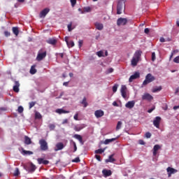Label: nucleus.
Listing matches in <instances>:
<instances>
[{
	"label": "nucleus",
	"instance_id": "nucleus-58",
	"mask_svg": "<svg viewBox=\"0 0 179 179\" xmlns=\"http://www.w3.org/2000/svg\"><path fill=\"white\" fill-rule=\"evenodd\" d=\"M155 107L154 106L153 108L149 109V110H148V113H152V112L155 110Z\"/></svg>",
	"mask_w": 179,
	"mask_h": 179
},
{
	"label": "nucleus",
	"instance_id": "nucleus-36",
	"mask_svg": "<svg viewBox=\"0 0 179 179\" xmlns=\"http://www.w3.org/2000/svg\"><path fill=\"white\" fill-rule=\"evenodd\" d=\"M122 127V122L119 121L116 126V131H120V129Z\"/></svg>",
	"mask_w": 179,
	"mask_h": 179
},
{
	"label": "nucleus",
	"instance_id": "nucleus-43",
	"mask_svg": "<svg viewBox=\"0 0 179 179\" xmlns=\"http://www.w3.org/2000/svg\"><path fill=\"white\" fill-rule=\"evenodd\" d=\"M103 54L104 53L101 50L96 52V55H98V57H103Z\"/></svg>",
	"mask_w": 179,
	"mask_h": 179
},
{
	"label": "nucleus",
	"instance_id": "nucleus-53",
	"mask_svg": "<svg viewBox=\"0 0 179 179\" xmlns=\"http://www.w3.org/2000/svg\"><path fill=\"white\" fill-rule=\"evenodd\" d=\"M72 6H75L76 5V0H70Z\"/></svg>",
	"mask_w": 179,
	"mask_h": 179
},
{
	"label": "nucleus",
	"instance_id": "nucleus-59",
	"mask_svg": "<svg viewBox=\"0 0 179 179\" xmlns=\"http://www.w3.org/2000/svg\"><path fill=\"white\" fill-rule=\"evenodd\" d=\"M62 124H63V125L65 124H68V119L64 120L63 122H62Z\"/></svg>",
	"mask_w": 179,
	"mask_h": 179
},
{
	"label": "nucleus",
	"instance_id": "nucleus-3",
	"mask_svg": "<svg viewBox=\"0 0 179 179\" xmlns=\"http://www.w3.org/2000/svg\"><path fill=\"white\" fill-rule=\"evenodd\" d=\"M154 80H156V78L152 75V73H148L145 76V80L143 83V86H146L148 83H152Z\"/></svg>",
	"mask_w": 179,
	"mask_h": 179
},
{
	"label": "nucleus",
	"instance_id": "nucleus-64",
	"mask_svg": "<svg viewBox=\"0 0 179 179\" xmlns=\"http://www.w3.org/2000/svg\"><path fill=\"white\" fill-rule=\"evenodd\" d=\"M178 108H179V106H175L173 107V110H178Z\"/></svg>",
	"mask_w": 179,
	"mask_h": 179
},
{
	"label": "nucleus",
	"instance_id": "nucleus-54",
	"mask_svg": "<svg viewBox=\"0 0 179 179\" xmlns=\"http://www.w3.org/2000/svg\"><path fill=\"white\" fill-rule=\"evenodd\" d=\"M4 35L6 37H9V36H10V32L6 31H4Z\"/></svg>",
	"mask_w": 179,
	"mask_h": 179
},
{
	"label": "nucleus",
	"instance_id": "nucleus-45",
	"mask_svg": "<svg viewBox=\"0 0 179 179\" xmlns=\"http://www.w3.org/2000/svg\"><path fill=\"white\" fill-rule=\"evenodd\" d=\"M73 163H79L80 162V159L79 157H76L74 159L72 160Z\"/></svg>",
	"mask_w": 179,
	"mask_h": 179
},
{
	"label": "nucleus",
	"instance_id": "nucleus-24",
	"mask_svg": "<svg viewBox=\"0 0 179 179\" xmlns=\"http://www.w3.org/2000/svg\"><path fill=\"white\" fill-rule=\"evenodd\" d=\"M117 138H107L104 141L103 143L104 145H108V143H111V142H114L115 141H117Z\"/></svg>",
	"mask_w": 179,
	"mask_h": 179
},
{
	"label": "nucleus",
	"instance_id": "nucleus-49",
	"mask_svg": "<svg viewBox=\"0 0 179 179\" xmlns=\"http://www.w3.org/2000/svg\"><path fill=\"white\" fill-rule=\"evenodd\" d=\"M95 158L96 159V160H98V162L101 161V157L99 155H95Z\"/></svg>",
	"mask_w": 179,
	"mask_h": 179
},
{
	"label": "nucleus",
	"instance_id": "nucleus-61",
	"mask_svg": "<svg viewBox=\"0 0 179 179\" xmlns=\"http://www.w3.org/2000/svg\"><path fill=\"white\" fill-rule=\"evenodd\" d=\"M140 145H145V141L143 140H139Z\"/></svg>",
	"mask_w": 179,
	"mask_h": 179
},
{
	"label": "nucleus",
	"instance_id": "nucleus-31",
	"mask_svg": "<svg viewBox=\"0 0 179 179\" xmlns=\"http://www.w3.org/2000/svg\"><path fill=\"white\" fill-rule=\"evenodd\" d=\"M43 118V116L41 115V113H40L38 111L35 112V119L36 120H41Z\"/></svg>",
	"mask_w": 179,
	"mask_h": 179
},
{
	"label": "nucleus",
	"instance_id": "nucleus-20",
	"mask_svg": "<svg viewBox=\"0 0 179 179\" xmlns=\"http://www.w3.org/2000/svg\"><path fill=\"white\" fill-rule=\"evenodd\" d=\"M86 125L85 124H80V125H76L74 127V131H76V132H79V131H82L83 128H85Z\"/></svg>",
	"mask_w": 179,
	"mask_h": 179
},
{
	"label": "nucleus",
	"instance_id": "nucleus-23",
	"mask_svg": "<svg viewBox=\"0 0 179 179\" xmlns=\"http://www.w3.org/2000/svg\"><path fill=\"white\" fill-rule=\"evenodd\" d=\"M46 43H48V44H51L52 45H55V44H57V40L54 38H49L46 41Z\"/></svg>",
	"mask_w": 179,
	"mask_h": 179
},
{
	"label": "nucleus",
	"instance_id": "nucleus-11",
	"mask_svg": "<svg viewBox=\"0 0 179 179\" xmlns=\"http://www.w3.org/2000/svg\"><path fill=\"white\" fill-rule=\"evenodd\" d=\"M166 171L168 173V176L171 177V174H176V173H177L178 171L174 168L168 167L166 169Z\"/></svg>",
	"mask_w": 179,
	"mask_h": 179
},
{
	"label": "nucleus",
	"instance_id": "nucleus-8",
	"mask_svg": "<svg viewBox=\"0 0 179 179\" xmlns=\"http://www.w3.org/2000/svg\"><path fill=\"white\" fill-rule=\"evenodd\" d=\"M160 122H162V117L157 116L153 120V125L159 129L160 128Z\"/></svg>",
	"mask_w": 179,
	"mask_h": 179
},
{
	"label": "nucleus",
	"instance_id": "nucleus-48",
	"mask_svg": "<svg viewBox=\"0 0 179 179\" xmlns=\"http://www.w3.org/2000/svg\"><path fill=\"white\" fill-rule=\"evenodd\" d=\"M82 45H83V41L79 40L78 41V47H79V48H82Z\"/></svg>",
	"mask_w": 179,
	"mask_h": 179
},
{
	"label": "nucleus",
	"instance_id": "nucleus-14",
	"mask_svg": "<svg viewBox=\"0 0 179 179\" xmlns=\"http://www.w3.org/2000/svg\"><path fill=\"white\" fill-rule=\"evenodd\" d=\"M96 118H101L104 115V111L102 110H97L94 112Z\"/></svg>",
	"mask_w": 179,
	"mask_h": 179
},
{
	"label": "nucleus",
	"instance_id": "nucleus-42",
	"mask_svg": "<svg viewBox=\"0 0 179 179\" xmlns=\"http://www.w3.org/2000/svg\"><path fill=\"white\" fill-rule=\"evenodd\" d=\"M17 111H18V113H20V114H22V113H23V111H24L23 106H19L17 108Z\"/></svg>",
	"mask_w": 179,
	"mask_h": 179
},
{
	"label": "nucleus",
	"instance_id": "nucleus-27",
	"mask_svg": "<svg viewBox=\"0 0 179 179\" xmlns=\"http://www.w3.org/2000/svg\"><path fill=\"white\" fill-rule=\"evenodd\" d=\"M24 143L25 145H30L31 143V139L27 136H24Z\"/></svg>",
	"mask_w": 179,
	"mask_h": 179
},
{
	"label": "nucleus",
	"instance_id": "nucleus-60",
	"mask_svg": "<svg viewBox=\"0 0 179 179\" xmlns=\"http://www.w3.org/2000/svg\"><path fill=\"white\" fill-rule=\"evenodd\" d=\"M113 106H114L115 107H118V103H117V101H113Z\"/></svg>",
	"mask_w": 179,
	"mask_h": 179
},
{
	"label": "nucleus",
	"instance_id": "nucleus-16",
	"mask_svg": "<svg viewBox=\"0 0 179 179\" xmlns=\"http://www.w3.org/2000/svg\"><path fill=\"white\" fill-rule=\"evenodd\" d=\"M73 138L77 139L81 145H85V141H83V138L82 137V136L79 134H74Z\"/></svg>",
	"mask_w": 179,
	"mask_h": 179
},
{
	"label": "nucleus",
	"instance_id": "nucleus-34",
	"mask_svg": "<svg viewBox=\"0 0 179 179\" xmlns=\"http://www.w3.org/2000/svg\"><path fill=\"white\" fill-rule=\"evenodd\" d=\"M67 45L69 48H71V47H75V43L73 41H70L67 42Z\"/></svg>",
	"mask_w": 179,
	"mask_h": 179
},
{
	"label": "nucleus",
	"instance_id": "nucleus-10",
	"mask_svg": "<svg viewBox=\"0 0 179 179\" xmlns=\"http://www.w3.org/2000/svg\"><path fill=\"white\" fill-rule=\"evenodd\" d=\"M127 85H122L120 92L123 99H127Z\"/></svg>",
	"mask_w": 179,
	"mask_h": 179
},
{
	"label": "nucleus",
	"instance_id": "nucleus-41",
	"mask_svg": "<svg viewBox=\"0 0 179 179\" xmlns=\"http://www.w3.org/2000/svg\"><path fill=\"white\" fill-rule=\"evenodd\" d=\"M67 28H68V31H71L73 30V28H72V22H70L68 25H67Z\"/></svg>",
	"mask_w": 179,
	"mask_h": 179
},
{
	"label": "nucleus",
	"instance_id": "nucleus-9",
	"mask_svg": "<svg viewBox=\"0 0 179 179\" xmlns=\"http://www.w3.org/2000/svg\"><path fill=\"white\" fill-rule=\"evenodd\" d=\"M138 78H141V73H139V72H136L134 75L130 76L129 82L131 83V82H134L135 79H138Z\"/></svg>",
	"mask_w": 179,
	"mask_h": 179
},
{
	"label": "nucleus",
	"instance_id": "nucleus-52",
	"mask_svg": "<svg viewBox=\"0 0 179 179\" xmlns=\"http://www.w3.org/2000/svg\"><path fill=\"white\" fill-rule=\"evenodd\" d=\"M152 136V134L150 132H146L145 133V138H149Z\"/></svg>",
	"mask_w": 179,
	"mask_h": 179
},
{
	"label": "nucleus",
	"instance_id": "nucleus-40",
	"mask_svg": "<svg viewBox=\"0 0 179 179\" xmlns=\"http://www.w3.org/2000/svg\"><path fill=\"white\" fill-rule=\"evenodd\" d=\"M50 131H54L55 129V124H50L48 125Z\"/></svg>",
	"mask_w": 179,
	"mask_h": 179
},
{
	"label": "nucleus",
	"instance_id": "nucleus-29",
	"mask_svg": "<svg viewBox=\"0 0 179 179\" xmlns=\"http://www.w3.org/2000/svg\"><path fill=\"white\" fill-rule=\"evenodd\" d=\"M12 31H13V34H15V36L19 35V28H17L16 27H13L12 28Z\"/></svg>",
	"mask_w": 179,
	"mask_h": 179
},
{
	"label": "nucleus",
	"instance_id": "nucleus-6",
	"mask_svg": "<svg viewBox=\"0 0 179 179\" xmlns=\"http://www.w3.org/2000/svg\"><path fill=\"white\" fill-rule=\"evenodd\" d=\"M128 23V20L127 18L120 17L117 20V26H125Z\"/></svg>",
	"mask_w": 179,
	"mask_h": 179
},
{
	"label": "nucleus",
	"instance_id": "nucleus-57",
	"mask_svg": "<svg viewBox=\"0 0 179 179\" xmlns=\"http://www.w3.org/2000/svg\"><path fill=\"white\" fill-rule=\"evenodd\" d=\"M159 41L161 43H165L166 42V39H164V38L162 37V38H159Z\"/></svg>",
	"mask_w": 179,
	"mask_h": 179
},
{
	"label": "nucleus",
	"instance_id": "nucleus-30",
	"mask_svg": "<svg viewBox=\"0 0 179 179\" xmlns=\"http://www.w3.org/2000/svg\"><path fill=\"white\" fill-rule=\"evenodd\" d=\"M102 173L106 176V177H110V176L112 174L110 170H103Z\"/></svg>",
	"mask_w": 179,
	"mask_h": 179
},
{
	"label": "nucleus",
	"instance_id": "nucleus-17",
	"mask_svg": "<svg viewBox=\"0 0 179 179\" xmlns=\"http://www.w3.org/2000/svg\"><path fill=\"white\" fill-rule=\"evenodd\" d=\"M37 162H38V164L47 165V164H49V163H50V161L45 160V159H44L43 158H38L37 159Z\"/></svg>",
	"mask_w": 179,
	"mask_h": 179
},
{
	"label": "nucleus",
	"instance_id": "nucleus-25",
	"mask_svg": "<svg viewBox=\"0 0 179 179\" xmlns=\"http://www.w3.org/2000/svg\"><path fill=\"white\" fill-rule=\"evenodd\" d=\"M56 113H57V114H68L69 111L59 108L56 110Z\"/></svg>",
	"mask_w": 179,
	"mask_h": 179
},
{
	"label": "nucleus",
	"instance_id": "nucleus-21",
	"mask_svg": "<svg viewBox=\"0 0 179 179\" xmlns=\"http://www.w3.org/2000/svg\"><path fill=\"white\" fill-rule=\"evenodd\" d=\"M106 163H114L115 159H114V154L109 156L108 159L105 160Z\"/></svg>",
	"mask_w": 179,
	"mask_h": 179
},
{
	"label": "nucleus",
	"instance_id": "nucleus-55",
	"mask_svg": "<svg viewBox=\"0 0 179 179\" xmlns=\"http://www.w3.org/2000/svg\"><path fill=\"white\" fill-rule=\"evenodd\" d=\"M114 72V69L110 68L108 69V73H113Z\"/></svg>",
	"mask_w": 179,
	"mask_h": 179
},
{
	"label": "nucleus",
	"instance_id": "nucleus-44",
	"mask_svg": "<svg viewBox=\"0 0 179 179\" xmlns=\"http://www.w3.org/2000/svg\"><path fill=\"white\" fill-rule=\"evenodd\" d=\"M118 89V85L115 84L113 87V93H115V92H117V90Z\"/></svg>",
	"mask_w": 179,
	"mask_h": 179
},
{
	"label": "nucleus",
	"instance_id": "nucleus-56",
	"mask_svg": "<svg viewBox=\"0 0 179 179\" xmlns=\"http://www.w3.org/2000/svg\"><path fill=\"white\" fill-rule=\"evenodd\" d=\"M149 31H150L149 28H145L144 29V32L145 33V34H149Z\"/></svg>",
	"mask_w": 179,
	"mask_h": 179
},
{
	"label": "nucleus",
	"instance_id": "nucleus-5",
	"mask_svg": "<svg viewBox=\"0 0 179 179\" xmlns=\"http://www.w3.org/2000/svg\"><path fill=\"white\" fill-rule=\"evenodd\" d=\"M39 145L41 148V150L45 152V150H48V143L45 139H41L39 141Z\"/></svg>",
	"mask_w": 179,
	"mask_h": 179
},
{
	"label": "nucleus",
	"instance_id": "nucleus-33",
	"mask_svg": "<svg viewBox=\"0 0 179 179\" xmlns=\"http://www.w3.org/2000/svg\"><path fill=\"white\" fill-rule=\"evenodd\" d=\"M37 73V70L36 69V68H34V66H32L31 67V69H30V73L31 74V75H34L35 73Z\"/></svg>",
	"mask_w": 179,
	"mask_h": 179
},
{
	"label": "nucleus",
	"instance_id": "nucleus-26",
	"mask_svg": "<svg viewBox=\"0 0 179 179\" xmlns=\"http://www.w3.org/2000/svg\"><path fill=\"white\" fill-rule=\"evenodd\" d=\"M160 146L159 145H155L153 148V156H156V155H157V150H159V149H160Z\"/></svg>",
	"mask_w": 179,
	"mask_h": 179
},
{
	"label": "nucleus",
	"instance_id": "nucleus-4",
	"mask_svg": "<svg viewBox=\"0 0 179 179\" xmlns=\"http://www.w3.org/2000/svg\"><path fill=\"white\" fill-rule=\"evenodd\" d=\"M47 57V51L44 50L43 49H41L38 52V55L36 57V61H43Z\"/></svg>",
	"mask_w": 179,
	"mask_h": 179
},
{
	"label": "nucleus",
	"instance_id": "nucleus-63",
	"mask_svg": "<svg viewBox=\"0 0 179 179\" xmlns=\"http://www.w3.org/2000/svg\"><path fill=\"white\" fill-rule=\"evenodd\" d=\"M69 84V82H65L63 83L64 86H68Z\"/></svg>",
	"mask_w": 179,
	"mask_h": 179
},
{
	"label": "nucleus",
	"instance_id": "nucleus-37",
	"mask_svg": "<svg viewBox=\"0 0 179 179\" xmlns=\"http://www.w3.org/2000/svg\"><path fill=\"white\" fill-rule=\"evenodd\" d=\"M22 155H33V152L31 151H27V150H25L24 149H22Z\"/></svg>",
	"mask_w": 179,
	"mask_h": 179
},
{
	"label": "nucleus",
	"instance_id": "nucleus-47",
	"mask_svg": "<svg viewBox=\"0 0 179 179\" xmlns=\"http://www.w3.org/2000/svg\"><path fill=\"white\" fill-rule=\"evenodd\" d=\"M175 64H179V55L173 59Z\"/></svg>",
	"mask_w": 179,
	"mask_h": 179
},
{
	"label": "nucleus",
	"instance_id": "nucleus-51",
	"mask_svg": "<svg viewBox=\"0 0 179 179\" xmlns=\"http://www.w3.org/2000/svg\"><path fill=\"white\" fill-rule=\"evenodd\" d=\"M73 148H74L73 152H76L78 150V147L76 146V143L73 141Z\"/></svg>",
	"mask_w": 179,
	"mask_h": 179
},
{
	"label": "nucleus",
	"instance_id": "nucleus-15",
	"mask_svg": "<svg viewBox=\"0 0 179 179\" xmlns=\"http://www.w3.org/2000/svg\"><path fill=\"white\" fill-rule=\"evenodd\" d=\"M19 87H20V83H19V81H15V85L13 87V92H15V93H19Z\"/></svg>",
	"mask_w": 179,
	"mask_h": 179
},
{
	"label": "nucleus",
	"instance_id": "nucleus-19",
	"mask_svg": "<svg viewBox=\"0 0 179 179\" xmlns=\"http://www.w3.org/2000/svg\"><path fill=\"white\" fill-rule=\"evenodd\" d=\"M125 107H126L127 108H134V107H135V101H128V102L125 104Z\"/></svg>",
	"mask_w": 179,
	"mask_h": 179
},
{
	"label": "nucleus",
	"instance_id": "nucleus-12",
	"mask_svg": "<svg viewBox=\"0 0 179 179\" xmlns=\"http://www.w3.org/2000/svg\"><path fill=\"white\" fill-rule=\"evenodd\" d=\"M49 12H50V8H46L43 9L42 11H41L39 14V17L41 18L45 17V16H47Z\"/></svg>",
	"mask_w": 179,
	"mask_h": 179
},
{
	"label": "nucleus",
	"instance_id": "nucleus-7",
	"mask_svg": "<svg viewBox=\"0 0 179 179\" xmlns=\"http://www.w3.org/2000/svg\"><path fill=\"white\" fill-rule=\"evenodd\" d=\"M37 169V166L34 165L33 163H30L27 166V171H29V173H34Z\"/></svg>",
	"mask_w": 179,
	"mask_h": 179
},
{
	"label": "nucleus",
	"instance_id": "nucleus-22",
	"mask_svg": "<svg viewBox=\"0 0 179 179\" xmlns=\"http://www.w3.org/2000/svg\"><path fill=\"white\" fill-rule=\"evenodd\" d=\"M94 26L96 30H103L104 29V26L100 22H95Z\"/></svg>",
	"mask_w": 179,
	"mask_h": 179
},
{
	"label": "nucleus",
	"instance_id": "nucleus-46",
	"mask_svg": "<svg viewBox=\"0 0 179 179\" xmlns=\"http://www.w3.org/2000/svg\"><path fill=\"white\" fill-rule=\"evenodd\" d=\"M152 62L156 61V53H155V52H153L152 53Z\"/></svg>",
	"mask_w": 179,
	"mask_h": 179
},
{
	"label": "nucleus",
	"instance_id": "nucleus-18",
	"mask_svg": "<svg viewBox=\"0 0 179 179\" xmlns=\"http://www.w3.org/2000/svg\"><path fill=\"white\" fill-rule=\"evenodd\" d=\"M64 143H58L56 144V148H55V152H58V150H62L64 149Z\"/></svg>",
	"mask_w": 179,
	"mask_h": 179
},
{
	"label": "nucleus",
	"instance_id": "nucleus-38",
	"mask_svg": "<svg viewBox=\"0 0 179 179\" xmlns=\"http://www.w3.org/2000/svg\"><path fill=\"white\" fill-rule=\"evenodd\" d=\"M19 174H20V172L19 171V168H15V170L13 173V176L15 177H17V176H19Z\"/></svg>",
	"mask_w": 179,
	"mask_h": 179
},
{
	"label": "nucleus",
	"instance_id": "nucleus-32",
	"mask_svg": "<svg viewBox=\"0 0 179 179\" xmlns=\"http://www.w3.org/2000/svg\"><path fill=\"white\" fill-rule=\"evenodd\" d=\"M81 104L83 105L85 108H86L88 106L87 101L86 99V97H84L83 101L80 102Z\"/></svg>",
	"mask_w": 179,
	"mask_h": 179
},
{
	"label": "nucleus",
	"instance_id": "nucleus-62",
	"mask_svg": "<svg viewBox=\"0 0 179 179\" xmlns=\"http://www.w3.org/2000/svg\"><path fill=\"white\" fill-rule=\"evenodd\" d=\"M64 39H65V41H66V44H68V43H69V41H68V40H69L68 36H66V37L64 38Z\"/></svg>",
	"mask_w": 179,
	"mask_h": 179
},
{
	"label": "nucleus",
	"instance_id": "nucleus-28",
	"mask_svg": "<svg viewBox=\"0 0 179 179\" xmlns=\"http://www.w3.org/2000/svg\"><path fill=\"white\" fill-rule=\"evenodd\" d=\"M162 89H163V87L162 86L155 87L152 88V93H157V92H160L162 90Z\"/></svg>",
	"mask_w": 179,
	"mask_h": 179
},
{
	"label": "nucleus",
	"instance_id": "nucleus-13",
	"mask_svg": "<svg viewBox=\"0 0 179 179\" xmlns=\"http://www.w3.org/2000/svg\"><path fill=\"white\" fill-rule=\"evenodd\" d=\"M142 100H148V101H152L153 97L149 93H145L142 96Z\"/></svg>",
	"mask_w": 179,
	"mask_h": 179
},
{
	"label": "nucleus",
	"instance_id": "nucleus-35",
	"mask_svg": "<svg viewBox=\"0 0 179 179\" xmlns=\"http://www.w3.org/2000/svg\"><path fill=\"white\" fill-rule=\"evenodd\" d=\"M36 101H31L29 103V110H31V108H33V107H34L36 106Z\"/></svg>",
	"mask_w": 179,
	"mask_h": 179
},
{
	"label": "nucleus",
	"instance_id": "nucleus-2",
	"mask_svg": "<svg viewBox=\"0 0 179 179\" xmlns=\"http://www.w3.org/2000/svg\"><path fill=\"white\" fill-rule=\"evenodd\" d=\"M125 9V0H119L117 6V15H121Z\"/></svg>",
	"mask_w": 179,
	"mask_h": 179
},
{
	"label": "nucleus",
	"instance_id": "nucleus-39",
	"mask_svg": "<svg viewBox=\"0 0 179 179\" xmlns=\"http://www.w3.org/2000/svg\"><path fill=\"white\" fill-rule=\"evenodd\" d=\"M96 155H101V153H104V150L100 148L95 150Z\"/></svg>",
	"mask_w": 179,
	"mask_h": 179
},
{
	"label": "nucleus",
	"instance_id": "nucleus-1",
	"mask_svg": "<svg viewBox=\"0 0 179 179\" xmlns=\"http://www.w3.org/2000/svg\"><path fill=\"white\" fill-rule=\"evenodd\" d=\"M141 57H142V51L136 50L131 61V66H136L138 65V62L141 61Z\"/></svg>",
	"mask_w": 179,
	"mask_h": 179
},
{
	"label": "nucleus",
	"instance_id": "nucleus-50",
	"mask_svg": "<svg viewBox=\"0 0 179 179\" xmlns=\"http://www.w3.org/2000/svg\"><path fill=\"white\" fill-rule=\"evenodd\" d=\"M78 117H79V113H77L73 116V118H74V120H76V121H78L79 120Z\"/></svg>",
	"mask_w": 179,
	"mask_h": 179
}]
</instances>
